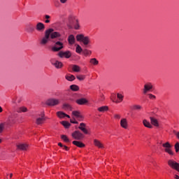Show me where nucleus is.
Listing matches in <instances>:
<instances>
[{"instance_id":"nucleus-35","label":"nucleus","mask_w":179,"mask_h":179,"mask_svg":"<svg viewBox=\"0 0 179 179\" xmlns=\"http://www.w3.org/2000/svg\"><path fill=\"white\" fill-rule=\"evenodd\" d=\"M63 108H64V110H72V106L68 103H64L63 105Z\"/></svg>"},{"instance_id":"nucleus-21","label":"nucleus","mask_w":179,"mask_h":179,"mask_svg":"<svg viewBox=\"0 0 179 179\" xmlns=\"http://www.w3.org/2000/svg\"><path fill=\"white\" fill-rule=\"evenodd\" d=\"M69 43L71 44V45L75 44V36L73 35H70L68 38Z\"/></svg>"},{"instance_id":"nucleus-31","label":"nucleus","mask_w":179,"mask_h":179,"mask_svg":"<svg viewBox=\"0 0 179 179\" xmlns=\"http://www.w3.org/2000/svg\"><path fill=\"white\" fill-rule=\"evenodd\" d=\"M132 108L133 110L140 111V110H142V106L141 105H134L132 106Z\"/></svg>"},{"instance_id":"nucleus-19","label":"nucleus","mask_w":179,"mask_h":179,"mask_svg":"<svg viewBox=\"0 0 179 179\" xmlns=\"http://www.w3.org/2000/svg\"><path fill=\"white\" fill-rule=\"evenodd\" d=\"M150 120L151 124L154 125V127H159V122L157 120L156 118L153 117H150Z\"/></svg>"},{"instance_id":"nucleus-16","label":"nucleus","mask_w":179,"mask_h":179,"mask_svg":"<svg viewBox=\"0 0 179 179\" xmlns=\"http://www.w3.org/2000/svg\"><path fill=\"white\" fill-rule=\"evenodd\" d=\"M79 129L82 131L84 134H87L88 131L87 129H86V124L85 123H80V126L78 127Z\"/></svg>"},{"instance_id":"nucleus-18","label":"nucleus","mask_w":179,"mask_h":179,"mask_svg":"<svg viewBox=\"0 0 179 179\" xmlns=\"http://www.w3.org/2000/svg\"><path fill=\"white\" fill-rule=\"evenodd\" d=\"M76 103L79 106H83L84 104H86V103H87V101L85 98H81V99H77L76 101Z\"/></svg>"},{"instance_id":"nucleus-48","label":"nucleus","mask_w":179,"mask_h":179,"mask_svg":"<svg viewBox=\"0 0 179 179\" xmlns=\"http://www.w3.org/2000/svg\"><path fill=\"white\" fill-rule=\"evenodd\" d=\"M70 122H71V124H79V122H78V121L73 120H71Z\"/></svg>"},{"instance_id":"nucleus-43","label":"nucleus","mask_w":179,"mask_h":179,"mask_svg":"<svg viewBox=\"0 0 179 179\" xmlns=\"http://www.w3.org/2000/svg\"><path fill=\"white\" fill-rule=\"evenodd\" d=\"M175 150H176V152H178V151H179V143H176L175 144Z\"/></svg>"},{"instance_id":"nucleus-42","label":"nucleus","mask_w":179,"mask_h":179,"mask_svg":"<svg viewBox=\"0 0 179 179\" xmlns=\"http://www.w3.org/2000/svg\"><path fill=\"white\" fill-rule=\"evenodd\" d=\"M34 31V27H29L28 29H27V31H28V33H31V31Z\"/></svg>"},{"instance_id":"nucleus-14","label":"nucleus","mask_w":179,"mask_h":179,"mask_svg":"<svg viewBox=\"0 0 179 179\" xmlns=\"http://www.w3.org/2000/svg\"><path fill=\"white\" fill-rule=\"evenodd\" d=\"M15 118H16V115H11L9 117H8V125H13V124L16 123V120H15Z\"/></svg>"},{"instance_id":"nucleus-30","label":"nucleus","mask_w":179,"mask_h":179,"mask_svg":"<svg viewBox=\"0 0 179 179\" xmlns=\"http://www.w3.org/2000/svg\"><path fill=\"white\" fill-rule=\"evenodd\" d=\"M62 124L64 127V128H69V127H71V123L66 121H62Z\"/></svg>"},{"instance_id":"nucleus-12","label":"nucleus","mask_w":179,"mask_h":179,"mask_svg":"<svg viewBox=\"0 0 179 179\" xmlns=\"http://www.w3.org/2000/svg\"><path fill=\"white\" fill-rule=\"evenodd\" d=\"M152 89H153V85H152V83H148L144 85V89L143 90V93L144 94H146V93H148V92H149L150 90H152Z\"/></svg>"},{"instance_id":"nucleus-56","label":"nucleus","mask_w":179,"mask_h":179,"mask_svg":"<svg viewBox=\"0 0 179 179\" xmlns=\"http://www.w3.org/2000/svg\"><path fill=\"white\" fill-rule=\"evenodd\" d=\"M13 176V174L10 173V178H12Z\"/></svg>"},{"instance_id":"nucleus-7","label":"nucleus","mask_w":179,"mask_h":179,"mask_svg":"<svg viewBox=\"0 0 179 179\" xmlns=\"http://www.w3.org/2000/svg\"><path fill=\"white\" fill-rule=\"evenodd\" d=\"M50 64H52L53 66L56 68V69H62V68L64 67V64H62V62H59L55 59H51Z\"/></svg>"},{"instance_id":"nucleus-2","label":"nucleus","mask_w":179,"mask_h":179,"mask_svg":"<svg viewBox=\"0 0 179 179\" xmlns=\"http://www.w3.org/2000/svg\"><path fill=\"white\" fill-rule=\"evenodd\" d=\"M61 41H64V39L61 37H59V41L55 43V45L52 48V51L55 52H58L64 48V43Z\"/></svg>"},{"instance_id":"nucleus-39","label":"nucleus","mask_w":179,"mask_h":179,"mask_svg":"<svg viewBox=\"0 0 179 179\" xmlns=\"http://www.w3.org/2000/svg\"><path fill=\"white\" fill-rule=\"evenodd\" d=\"M117 99H119V100H120V101H122V100H124V96L120 93L117 94Z\"/></svg>"},{"instance_id":"nucleus-27","label":"nucleus","mask_w":179,"mask_h":179,"mask_svg":"<svg viewBox=\"0 0 179 179\" xmlns=\"http://www.w3.org/2000/svg\"><path fill=\"white\" fill-rule=\"evenodd\" d=\"M61 139L64 141V142H66V143H69V142H71V140L66 136V135H62L61 136Z\"/></svg>"},{"instance_id":"nucleus-6","label":"nucleus","mask_w":179,"mask_h":179,"mask_svg":"<svg viewBox=\"0 0 179 179\" xmlns=\"http://www.w3.org/2000/svg\"><path fill=\"white\" fill-rule=\"evenodd\" d=\"M78 18L75 15H70L68 18L69 24L68 27L69 29H73V24H75L76 22H78Z\"/></svg>"},{"instance_id":"nucleus-51","label":"nucleus","mask_w":179,"mask_h":179,"mask_svg":"<svg viewBox=\"0 0 179 179\" xmlns=\"http://www.w3.org/2000/svg\"><path fill=\"white\" fill-rule=\"evenodd\" d=\"M17 98H15V99H13V101H12V102L13 103V104H16V99H17Z\"/></svg>"},{"instance_id":"nucleus-28","label":"nucleus","mask_w":179,"mask_h":179,"mask_svg":"<svg viewBox=\"0 0 179 179\" xmlns=\"http://www.w3.org/2000/svg\"><path fill=\"white\" fill-rule=\"evenodd\" d=\"M71 90H73V92H78L79 90V86L76 85H72L70 86Z\"/></svg>"},{"instance_id":"nucleus-29","label":"nucleus","mask_w":179,"mask_h":179,"mask_svg":"<svg viewBox=\"0 0 179 179\" xmlns=\"http://www.w3.org/2000/svg\"><path fill=\"white\" fill-rule=\"evenodd\" d=\"M90 62L92 64V65H99V60L96 58L91 59Z\"/></svg>"},{"instance_id":"nucleus-45","label":"nucleus","mask_w":179,"mask_h":179,"mask_svg":"<svg viewBox=\"0 0 179 179\" xmlns=\"http://www.w3.org/2000/svg\"><path fill=\"white\" fill-rule=\"evenodd\" d=\"M77 119L78 120V121H83V115L82 114L78 116V117H77Z\"/></svg>"},{"instance_id":"nucleus-50","label":"nucleus","mask_w":179,"mask_h":179,"mask_svg":"<svg viewBox=\"0 0 179 179\" xmlns=\"http://www.w3.org/2000/svg\"><path fill=\"white\" fill-rule=\"evenodd\" d=\"M59 1H60L61 3H66V1L68 0H59Z\"/></svg>"},{"instance_id":"nucleus-36","label":"nucleus","mask_w":179,"mask_h":179,"mask_svg":"<svg viewBox=\"0 0 179 179\" xmlns=\"http://www.w3.org/2000/svg\"><path fill=\"white\" fill-rule=\"evenodd\" d=\"M65 115L66 114L64 112H57V116L59 117V118H65Z\"/></svg>"},{"instance_id":"nucleus-44","label":"nucleus","mask_w":179,"mask_h":179,"mask_svg":"<svg viewBox=\"0 0 179 179\" xmlns=\"http://www.w3.org/2000/svg\"><path fill=\"white\" fill-rule=\"evenodd\" d=\"M149 99H151L152 100H154L156 99V96L152 94H148Z\"/></svg>"},{"instance_id":"nucleus-33","label":"nucleus","mask_w":179,"mask_h":179,"mask_svg":"<svg viewBox=\"0 0 179 179\" xmlns=\"http://www.w3.org/2000/svg\"><path fill=\"white\" fill-rule=\"evenodd\" d=\"M73 26L76 30H79L80 28V26L79 25V20H78V22H76Z\"/></svg>"},{"instance_id":"nucleus-34","label":"nucleus","mask_w":179,"mask_h":179,"mask_svg":"<svg viewBox=\"0 0 179 179\" xmlns=\"http://www.w3.org/2000/svg\"><path fill=\"white\" fill-rule=\"evenodd\" d=\"M82 51H83L82 47H80V45H77L76 48V52H77L78 54H80Z\"/></svg>"},{"instance_id":"nucleus-52","label":"nucleus","mask_w":179,"mask_h":179,"mask_svg":"<svg viewBox=\"0 0 179 179\" xmlns=\"http://www.w3.org/2000/svg\"><path fill=\"white\" fill-rule=\"evenodd\" d=\"M58 146H60V148H64V145H62L61 143H58Z\"/></svg>"},{"instance_id":"nucleus-54","label":"nucleus","mask_w":179,"mask_h":179,"mask_svg":"<svg viewBox=\"0 0 179 179\" xmlns=\"http://www.w3.org/2000/svg\"><path fill=\"white\" fill-rule=\"evenodd\" d=\"M65 117H67V118H71V116H69V115H65Z\"/></svg>"},{"instance_id":"nucleus-17","label":"nucleus","mask_w":179,"mask_h":179,"mask_svg":"<svg viewBox=\"0 0 179 179\" xmlns=\"http://www.w3.org/2000/svg\"><path fill=\"white\" fill-rule=\"evenodd\" d=\"M94 145L99 149H103V148H104V145L101 143V142L97 139L94 140Z\"/></svg>"},{"instance_id":"nucleus-25","label":"nucleus","mask_w":179,"mask_h":179,"mask_svg":"<svg viewBox=\"0 0 179 179\" xmlns=\"http://www.w3.org/2000/svg\"><path fill=\"white\" fill-rule=\"evenodd\" d=\"M72 71L73 72H79L80 71V66H79L76 64H73V65H72Z\"/></svg>"},{"instance_id":"nucleus-22","label":"nucleus","mask_w":179,"mask_h":179,"mask_svg":"<svg viewBox=\"0 0 179 179\" xmlns=\"http://www.w3.org/2000/svg\"><path fill=\"white\" fill-rule=\"evenodd\" d=\"M73 145H75L78 148H85V144L78 141H73Z\"/></svg>"},{"instance_id":"nucleus-15","label":"nucleus","mask_w":179,"mask_h":179,"mask_svg":"<svg viewBox=\"0 0 179 179\" xmlns=\"http://www.w3.org/2000/svg\"><path fill=\"white\" fill-rule=\"evenodd\" d=\"M120 126L124 129H127V128H128V121L126 118H123L120 120Z\"/></svg>"},{"instance_id":"nucleus-1","label":"nucleus","mask_w":179,"mask_h":179,"mask_svg":"<svg viewBox=\"0 0 179 179\" xmlns=\"http://www.w3.org/2000/svg\"><path fill=\"white\" fill-rule=\"evenodd\" d=\"M61 37V33L58 31H54V29L50 28L45 31V36L40 41L41 45H46L50 41V38L54 40V38H59Z\"/></svg>"},{"instance_id":"nucleus-40","label":"nucleus","mask_w":179,"mask_h":179,"mask_svg":"<svg viewBox=\"0 0 179 179\" xmlns=\"http://www.w3.org/2000/svg\"><path fill=\"white\" fill-rule=\"evenodd\" d=\"M50 18H51V16H50L48 15H45V19H46V20L45 21V23H50V20H48V19H50Z\"/></svg>"},{"instance_id":"nucleus-49","label":"nucleus","mask_w":179,"mask_h":179,"mask_svg":"<svg viewBox=\"0 0 179 179\" xmlns=\"http://www.w3.org/2000/svg\"><path fill=\"white\" fill-rule=\"evenodd\" d=\"M63 149L66 151L69 150V148L66 145H63Z\"/></svg>"},{"instance_id":"nucleus-26","label":"nucleus","mask_w":179,"mask_h":179,"mask_svg":"<svg viewBox=\"0 0 179 179\" xmlns=\"http://www.w3.org/2000/svg\"><path fill=\"white\" fill-rule=\"evenodd\" d=\"M99 113H104L105 111H108V106H101L98 108Z\"/></svg>"},{"instance_id":"nucleus-9","label":"nucleus","mask_w":179,"mask_h":179,"mask_svg":"<svg viewBox=\"0 0 179 179\" xmlns=\"http://www.w3.org/2000/svg\"><path fill=\"white\" fill-rule=\"evenodd\" d=\"M71 136L73 138V139H76V141H82V139L85 138L83 134L80 133V131H76L72 133Z\"/></svg>"},{"instance_id":"nucleus-4","label":"nucleus","mask_w":179,"mask_h":179,"mask_svg":"<svg viewBox=\"0 0 179 179\" xmlns=\"http://www.w3.org/2000/svg\"><path fill=\"white\" fill-rule=\"evenodd\" d=\"M162 146H163V148H164V152H166V153H169L170 155V156L174 155V152L171 150V148H173V145H171V144H170V143L166 142L165 143H163Z\"/></svg>"},{"instance_id":"nucleus-38","label":"nucleus","mask_w":179,"mask_h":179,"mask_svg":"<svg viewBox=\"0 0 179 179\" xmlns=\"http://www.w3.org/2000/svg\"><path fill=\"white\" fill-rule=\"evenodd\" d=\"M76 78L78 80H85V76L84 75H78L76 76Z\"/></svg>"},{"instance_id":"nucleus-8","label":"nucleus","mask_w":179,"mask_h":179,"mask_svg":"<svg viewBox=\"0 0 179 179\" xmlns=\"http://www.w3.org/2000/svg\"><path fill=\"white\" fill-rule=\"evenodd\" d=\"M168 166L171 167V169H173L174 170H176V171L179 172V164L174 161V159H169L168 161Z\"/></svg>"},{"instance_id":"nucleus-23","label":"nucleus","mask_w":179,"mask_h":179,"mask_svg":"<svg viewBox=\"0 0 179 179\" xmlns=\"http://www.w3.org/2000/svg\"><path fill=\"white\" fill-rule=\"evenodd\" d=\"M66 80H69V82H73V80H75L76 78L75 76L69 74L65 76Z\"/></svg>"},{"instance_id":"nucleus-32","label":"nucleus","mask_w":179,"mask_h":179,"mask_svg":"<svg viewBox=\"0 0 179 179\" xmlns=\"http://www.w3.org/2000/svg\"><path fill=\"white\" fill-rule=\"evenodd\" d=\"M27 108L24 106H22L19 108V110H17L18 113H27Z\"/></svg>"},{"instance_id":"nucleus-47","label":"nucleus","mask_w":179,"mask_h":179,"mask_svg":"<svg viewBox=\"0 0 179 179\" xmlns=\"http://www.w3.org/2000/svg\"><path fill=\"white\" fill-rule=\"evenodd\" d=\"M114 117L116 120H120V118H121V115L118 114L115 115Z\"/></svg>"},{"instance_id":"nucleus-37","label":"nucleus","mask_w":179,"mask_h":179,"mask_svg":"<svg viewBox=\"0 0 179 179\" xmlns=\"http://www.w3.org/2000/svg\"><path fill=\"white\" fill-rule=\"evenodd\" d=\"M72 115L74 116V117H76V118L78 117V116H80L81 115L80 112L78 111V110H73L72 112Z\"/></svg>"},{"instance_id":"nucleus-24","label":"nucleus","mask_w":179,"mask_h":179,"mask_svg":"<svg viewBox=\"0 0 179 179\" xmlns=\"http://www.w3.org/2000/svg\"><path fill=\"white\" fill-rule=\"evenodd\" d=\"M143 124L144 127H145L146 128H150V129L153 128V126H152V124H150V122H148V120H144L143 121Z\"/></svg>"},{"instance_id":"nucleus-55","label":"nucleus","mask_w":179,"mask_h":179,"mask_svg":"<svg viewBox=\"0 0 179 179\" xmlns=\"http://www.w3.org/2000/svg\"><path fill=\"white\" fill-rule=\"evenodd\" d=\"M3 110H2V107L0 106V113H2Z\"/></svg>"},{"instance_id":"nucleus-3","label":"nucleus","mask_w":179,"mask_h":179,"mask_svg":"<svg viewBox=\"0 0 179 179\" xmlns=\"http://www.w3.org/2000/svg\"><path fill=\"white\" fill-rule=\"evenodd\" d=\"M76 38L77 41L83 43L84 45H88V44H90V38H89V36H85L83 34H78Z\"/></svg>"},{"instance_id":"nucleus-10","label":"nucleus","mask_w":179,"mask_h":179,"mask_svg":"<svg viewBox=\"0 0 179 179\" xmlns=\"http://www.w3.org/2000/svg\"><path fill=\"white\" fill-rule=\"evenodd\" d=\"M46 104L48 106H58V104H59V99H50L46 101Z\"/></svg>"},{"instance_id":"nucleus-5","label":"nucleus","mask_w":179,"mask_h":179,"mask_svg":"<svg viewBox=\"0 0 179 179\" xmlns=\"http://www.w3.org/2000/svg\"><path fill=\"white\" fill-rule=\"evenodd\" d=\"M45 120H47V117H45V114H44V113H41L36 117V124L37 125H41L42 124H44V121H45Z\"/></svg>"},{"instance_id":"nucleus-57","label":"nucleus","mask_w":179,"mask_h":179,"mask_svg":"<svg viewBox=\"0 0 179 179\" xmlns=\"http://www.w3.org/2000/svg\"><path fill=\"white\" fill-rule=\"evenodd\" d=\"M1 142H2V140L0 139V143H1Z\"/></svg>"},{"instance_id":"nucleus-41","label":"nucleus","mask_w":179,"mask_h":179,"mask_svg":"<svg viewBox=\"0 0 179 179\" xmlns=\"http://www.w3.org/2000/svg\"><path fill=\"white\" fill-rule=\"evenodd\" d=\"M83 53H84L85 55H90V54H92V51L87 50V49H85L83 51Z\"/></svg>"},{"instance_id":"nucleus-53","label":"nucleus","mask_w":179,"mask_h":179,"mask_svg":"<svg viewBox=\"0 0 179 179\" xmlns=\"http://www.w3.org/2000/svg\"><path fill=\"white\" fill-rule=\"evenodd\" d=\"M175 178L176 179H179V176L178 175H175Z\"/></svg>"},{"instance_id":"nucleus-20","label":"nucleus","mask_w":179,"mask_h":179,"mask_svg":"<svg viewBox=\"0 0 179 179\" xmlns=\"http://www.w3.org/2000/svg\"><path fill=\"white\" fill-rule=\"evenodd\" d=\"M18 149L20 150H27L29 149V145L27 144H20L17 145Z\"/></svg>"},{"instance_id":"nucleus-46","label":"nucleus","mask_w":179,"mask_h":179,"mask_svg":"<svg viewBox=\"0 0 179 179\" xmlns=\"http://www.w3.org/2000/svg\"><path fill=\"white\" fill-rule=\"evenodd\" d=\"M3 127H4V126H3V124H0V134H1V132H2V131H3Z\"/></svg>"},{"instance_id":"nucleus-13","label":"nucleus","mask_w":179,"mask_h":179,"mask_svg":"<svg viewBox=\"0 0 179 179\" xmlns=\"http://www.w3.org/2000/svg\"><path fill=\"white\" fill-rule=\"evenodd\" d=\"M45 29V25H44L43 22H38L36 24V30H37V31H44Z\"/></svg>"},{"instance_id":"nucleus-11","label":"nucleus","mask_w":179,"mask_h":179,"mask_svg":"<svg viewBox=\"0 0 179 179\" xmlns=\"http://www.w3.org/2000/svg\"><path fill=\"white\" fill-rule=\"evenodd\" d=\"M58 55L60 58H71L72 54L69 51H66V52L60 51L58 53Z\"/></svg>"}]
</instances>
